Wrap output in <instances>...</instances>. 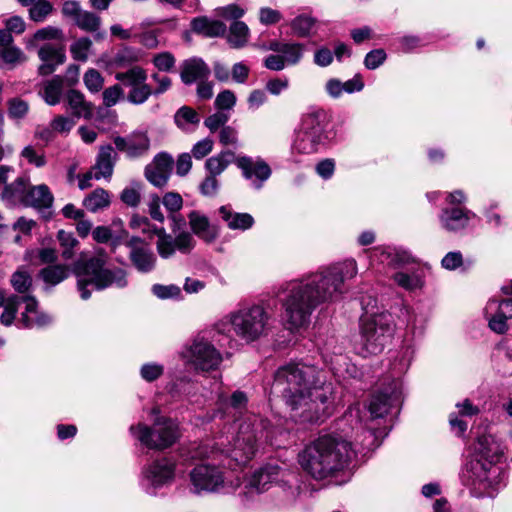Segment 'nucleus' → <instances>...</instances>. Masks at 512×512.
<instances>
[{"instance_id":"obj_1","label":"nucleus","mask_w":512,"mask_h":512,"mask_svg":"<svg viewBox=\"0 0 512 512\" xmlns=\"http://www.w3.org/2000/svg\"><path fill=\"white\" fill-rule=\"evenodd\" d=\"M272 388L281 395L296 422H319L331 414L332 383L327 373L314 365L292 362L279 367Z\"/></svg>"},{"instance_id":"obj_2","label":"nucleus","mask_w":512,"mask_h":512,"mask_svg":"<svg viewBox=\"0 0 512 512\" xmlns=\"http://www.w3.org/2000/svg\"><path fill=\"white\" fill-rule=\"evenodd\" d=\"M356 274V262L346 260L287 283L282 291V306L290 329L307 326L315 309L321 304L336 301L345 291L344 281Z\"/></svg>"},{"instance_id":"obj_3","label":"nucleus","mask_w":512,"mask_h":512,"mask_svg":"<svg viewBox=\"0 0 512 512\" xmlns=\"http://www.w3.org/2000/svg\"><path fill=\"white\" fill-rule=\"evenodd\" d=\"M354 455L352 444L342 436L325 434L306 445L298 454L302 469L317 480L344 469Z\"/></svg>"},{"instance_id":"obj_4","label":"nucleus","mask_w":512,"mask_h":512,"mask_svg":"<svg viewBox=\"0 0 512 512\" xmlns=\"http://www.w3.org/2000/svg\"><path fill=\"white\" fill-rule=\"evenodd\" d=\"M107 255L99 251L93 256L81 255L72 267L77 279V288L83 300L91 297L92 291L104 290L115 286L124 288L127 285L126 272L121 268L106 267Z\"/></svg>"},{"instance_id":"obj_5","label":"nucleus","mask_w":512,"mask_h":512,"mask_svg":"<svg viewBox=\"0 0 512 512\" xmlns=\"http://www.w3.org/2000/svg\"><path fill=\"white\" fill-rule=\"evenodd\" d=\"M272 319L270 313L260 304H244L230 312L216 328L225 332L226 327L236 337L245 343L255 342L266 337L271 330Z\"/></svg>"},{"instance_id":"obj_6","label":"nucleus","mask_w":512,"mask_h":512,"mask_svg":"<svg viewBox=\"0 0 512 512\" xmlns=\"http://www.w3.org/2000/svg\"><path fill=\"white\" fill-rule=\"evenodd\" d=\"M264 433L265 422L256 416L248 417L239 425L232 444L226 449L231 469L244 466L253 459Z\"/></svg>"},{"instance_id":"obj_7","label":"nucleus","mask_w":512,"mask_h":512,"mask_svg":"<svg viewBox=\"0 0 512 512\" xmlns=\"http://www.w3.org/2000/svg\"><path fill=\"white\" fill-rule=\"evenodd\" d=\"M327 114L321 108H311L301 117L292 144L294 153L310 155L318 152L328 138L326 128Z\"/></svg>"},{"instance_id":"obj_8","label":"nucleus","mask_w":512,"mask_h":512,"mask_svg":"<svg viewBox=\"0 0 512 512\" xmlns=\"http://www.w3.org/2000/svg\"><path fill=\"white\" fill-rule=\"evenodd\" d=\"M395 329L390 313H379L361 318L360 334L363 349L368 354H378L390 341Z\"/></svg>"},{"instance_id":"obj_9","label":"nucleus","mask_w":512,"mask_h":512,"mask_svg":"<svg viewBox=\"0 0 512 512\" xmlns=\"http://www.w3.org/2000/svg\"><path fill=\"white\" fill-rule=\"evenodd\" d=\"M130 431L141 444L154 450L167 449L180 438L178 424L164 417L157 418L152 427L139 423L131 426Z\"/></svg>"},{"instance_id":"obj_10","label":"nucleus","mask_w":512,"mask_h":512,"mask_svg":"<svg viewBox=\"0 0 512 512\" xmlns=\"http://www.w3.org/2000/svg\"><path fill=\"white\" fill-rule=\"evenodd\" d=\"M141 224H143V233L157 236L156 249L159 256L163 259L173 257L176 251L182 254H189L195 247L196 241L189 232L183 231L176 235V237H173L171 234L166 233L164 228L152 226L146 218L139 221L135 219L131 221V227L140 226Z\"/></svg>"},{"instance_id":"obj_11","label":"nucleus","mask_w":512,"mask_h":512,"mask_svg":"<svg viewBox=\"0 0 512 512\" xmlns=\"http://www.w3.org/2000/svg\"><path fill=\"white\" fill-rule=\"evenodd\" d=\"M192 491L217 493L236 488L239 483L231 479L230 474L216 464L204 463L197 465L190 472Z\"/></svg>"},{"instance_id":"obj_12","label":"nucleus","mask_w":512,"mask_h":512,"mask_svg":"<svg viewBox=\"0 0 512 512\" xmlns=\"http://www.w3.org/2000/svg\"><path fill=\"white\" fill-rule=\"evenodd\" d=\"M183 358L195 370L208 372L215 370L222 362L221 353L203 337H197L183 352Z\"/></svg>"},{"instance_id":"obj_13","label":"nucleus","mask_w":512,"mask_h":512,"mask_svg":"<svg viewBox=\"0 0 512 512\" xmlns=\"http://www.w3.org/2000/svg\"><path fill=\"white\" fill-rule=\"evenodd\" d=\"M234 163L241 170L244 179L250 181L251 186L260 190L271 177L272 169L261 157L237 156Z\"/></svg>"},{"instance_id":"obj_14","label":"nucleus","mask_w":512,"mask_h":512,"mask_svg":"<svg viewBox=\"0 0 512 512\" xmlns=\"http://www.w3.org/2000/svg\"><path fill=\"white\" fill-rule=\"evenodd\" d=\"M282 470L279 466L274 464H267L258 471L254 472L244 486L242 495L248 500L252 499L269 489L270 485L275 483L282 475Z\"/></svg>"},{"instance_id":"obj_15","label":"nucleus","mask_w":512,"mask_h":512,"mask_svg":"<svg viewBox=\"0 0 512 512\" xmlns=\"http://www.w3.org/2000/svg\"><path fill=\"white\" fill-rule=\"evenodd\" d=\"M62 14L73 20L81 30L96 33L101 27V17L94 12L82 9L76 0H67L63 3Z\"/></svg>"},{"instance_id":"obj_16","label":"nucleus","mask_w":512,"mask_h":512,"mask_svg":"<svg viewBox=\"0 0 512 512\" xmlns=\"http://www.w3.org/2000/svg\"><path fill=\"white\" fill-rule=\"evenodd\" d=\"M176 462L169 457L154 460L143 469L144 479L148 485L157 488L171 483L175 476Z\"/></svg>"},{"instance_id":"obj_17","label":"nucleus","mask_w":512,"mask_h":512,"mask_svg":"<svg viewBox=\"0 0 512 512\" xmlns=\"http://www.w3.org/2000/svg\"><path fill=\"white\" fill-rule=\"evenodd\" d=\"M116 149L123 152L129 159H137L146 155L150 149V139L145 132L135 131L113 139Z\"/></svg>"},{"instance_id":"obj_18","label":"nucleus","mask_w":512,"mask_h":512,"mask_svg":"<svg viewBox=\"0 0 512 512\" xmlns=\"http://www.w3.org/2000/svg\"><path fill=\"white\" fill-rule=\"evenodd\" d=\"M174 166V160L167 153H159L151 164L145 167L146 179L155 187L163 188L167 185Z\"/></svg>"},{"instance_id":"obj_19","label":"nucleus","mask_w":512,"mask_h":512,"mask_svg":"<svg viewBox=\"0 0 512 512\" xmlns=\"http://www.w3.org/2000/svg\"><path fill=\"white\" fill-rule=\"evenodd\" d=\"M496 462V460L479 457L471 460L467 468L472 474L473 481L483 484L485 487L493 486L500 474V468L496 466Z\"/></svg>"},{"instance_id":"obj_20","label":"nucleus","mask_w":512,"mask_h":512,"mask_svg":"<svg viewBox=\"0 0 512 512\" xmlns=\"http://www.w3.org/2000/svg\"><path fill=\"white\" fill-rule=\"evenodd\" d=\"M474 216L473 212L465 208H444L439 215V221L446 231L458 232L465 229Z\"/></svg>"},{"instance_id":"obj_21","label":"nucleus","mask_w":512,"mask_h":512,"mask_svg":"<svg viewBox=\"0 0 512 512\" xmlns=\"http://www.w3.org/2000/svg\"><path fill=\"white\" fill-rule=\"evenodd\" d=\"M24 304L25 311L21 314L20 318V323L23 328H41L51 323L52 319L49 315L38 311V302L35 297L26 295Z\"/></svg>"},{"instance_id":"obj_22","label":"nucleus","mask_w":512,"mask_h":512,"mask_svg":"<svg viewBox=\"0 0 512 512\" xmlns=\"http://www.w3.org/2000/svg\"><path fill=\"white\" fill-rule=\"evenodd\" d=\"M117 159L118 154L110 144L100 146L96 162L92 167L94 178L96 180L110 178L113 174Z\"/></svg>"},{"instance_id":"obj_23","label":"nucleus","mask_w":512,"mask_h":512,"mask_svg":"<svg viewBox=\"0 0 512 512\" xmlns=\"http://www.w3.org/2000/svg\"><path fill=\"white\" fill-rule=\"evenodd\" d=\"M38 56L42 61L38 68V73L42 76L52 74L56 67L65 61V55L62 50L52 44H45L40 47Z\"/></svg>"},{"instance_id":"obj_24","label":"nucleus","mask_w":512,"mask_h":512,"mask_svg":"<svg viewBox=\"0 0 512 512\" xmlns=\"http://www.w3.org/2000/svg\"><path fill=\"white\" fill-rule=\"evenodd\" d=\"M209 75V67L200 58H191L182 63L180 77L182 82L186 85L205 80Z\"/></svg>"},{"instance_id":"obj_25","label":"nucleus","mask_w":512,"mask_h":512,"mask_svg":"<svg viewBox=\"0 0 512 512\" xmlns=\"http://www.w3.org/2000/svg\"><path fill=\"white\" fill-rule=\"evenodd\" d=\"M188 220L192 232L203 241L211 243L218 237L217 229L210 224L208 217L199 211H191Z\"/></svg>"},{"instance_id":"obj_26","label":"nucleus","mask_w":512,"mask_h":512,"mask_svg":"<svg viewBox=\"0 0 512 512\" xmlns=\"http://www.w3.org/2000/svg\"><path fill=\"white\" fill-rule=\"evenodd\" d=\"M220 217L231 230L245 231L254 224V218L249 213L234 212L230 205L221 206L218 210Z\"/></svg>"},{"instance_id":"obj_27","label":"nucleus","mask_w":512,"mask_h":512,"mask_svg":"<svg viewBox=\"0 0 512 512\" xmlns=\"http://www.w3.org/2000/svg\"><path fill=\"white\" fill-rule=\"evenodd\" d=\"M66 101L74 117L85 119L93 117V104L88 102L80 91L69 90L66 94Z\"/></svg>"},{"instance_id":"obj_28","label":"nucleus","mask_w":512,"mask_h":512,"mask_svg":"<svg viewBox=\"0 0 512 512\" xmlns=\"http://www.w3.org/2000/svg\"><path fill=\"white\" fill-rule=\"evenodd\" d=\"M29 187V178L27 176L18 177L11 184L5 185L2 198L10 204L21 203L25 205Z\"/></svg>"},{"instance_id":"obj_29","label":"nucleus","mask_w":512,"mask_h":512,"mask_svg":"<svg viewBox=\"0 0 512 512\" xmlns=\"http://www.w3.org/2000/svg\"><path fill=\"white\" fill-rule=\"evenodd\" d=\"M54 197L46 184L29 187L28 195L25 199V206L38 209L50 208L53 204Z\"/></svg>"},{"instance_id":"obj_30","label":"nucleus","mask_w":512,"mask_h":512,"mask_svg":"<svg viewBox=\"0 0 512 512\" xmlns=\"http://www.w3.org/2000/svg\"><path fill=\"white\" fill-rule=\"evenodd\" d=\"M474 449L479 458L498 461L501 457L500 445L491 434L478 436Z\"/></svg>"},{"instance_id":"obj_31","label":"nucleus","mask_w":512,"mask_h":512,"mask_svg":"<svg viewBox=\"0 0 512 512\" xmlns=\"http://www.w3.org/2000/svg\"><path fill=\"white\" fill-rule=\"evenodd\" d=\"M191 26L194 32L206 37H219L226 33V25L223 22L205 16L194 18Z\"/></svg>"},{"instance_id":"obj_32","label":"nucleus","mask_w":512,"mask_h":512,"mask_svg":"<svg viewBox=\"0 0 512 512\" xmlns=\"http://www.w3.org/2000/svg\"><path fill=\"white\" fill-rule=\"evenodd\" d=\"M63 87V77L56 75L42 83V90L40 94L48 105L55 106L61 101Z\"/></svg>"},{"instance_id":"obj_33","label":"nucleus","mask_w":512,"mask_h":512,"mask_svg":"<svg viewBox=\"0 0 512 512\" xmlns=\"http://www.w3.org/2000/svg\"><path fill=\"white\" fill-rule=\"evenodd\" d=\"M129 258L133 266L141 273H149L156 266V256L147 247L129 252Z\"/></svg>"},{"instance_id":"obj_34","label":"nucleus","mask_w":512,"mask_h":512,"mask_svg":"<svg viewBox=\"0 0 512 512\" xmlns=\"http://www.w3.org/2000/svg\"><path fill=\"white\" fill-rule=\"evenodd\" d=\"M115 79L121 82L125 87L133 90L140 84H144V81H147V72L140 66H132L125 72L116 73Z\"/></svg>"},{"instance_id":"obj_35","label":"nucleus","mask_w":512,"mask_h":512,"mask_svg":"<svg viewBox=\"0 0 512 512\" xmlns=\"http://www.w3.org/2000/svg\"><path fill=\"white\" fill-rule=\"evenodd\" d=\"M235 155L230 150L221 151L215 156L208 158L205 162V168L209 175L218 176L226 170L228 165L234 161Z\"/></svg>"},{"instance_id":"obj_36","label":"nucleus","mask_w":512,"mask_h":512,"mask_svg":"<svg viewBox=\"0 0 512 512\" xmlns=\"http://www.w3.org/2000/svg\"><path fill=\"white\" fill-rule=\"evenodd\" d=\"M110 204V197L106 190L98 188L91 192L84 200L83 205L91 212L108 207Z\"/></svg>"},{"instance_id":"obj_37","label":"nucleus","mask_w":512,"mask_h":512,"mask_svg":"<svg viewBox=\"0 0 512 512\" xmlns=\"http://www.w3.org/2000/svg\"><path fill=\"white\" fill-rule=\"evenodd\" d=\"M390 406L391 397L387 394L379 393L373 395L368 405L371 419L382 418L388 413Z\"/></svg>"},{"instance_id":"obj_38","label":"nucleus","mask_w":512,"mask_h":512,"mask_svg":"<svg viewBox=\"0 0 512 512\" xmlns=\"http://www.w3.org/2000/svg\"><path fill=\"white\" fill-rule=\"evenodd\" d=\"M25 296L12 294L8 296L7 305L3 308V312L0 315V322L2 325L9 327L13 324L18 313L19 305L24 303Z\"/></svg>"},{"instance_id":"obj_39","label":"nucleus","mask_w":512,"mask_h":512,"mask_svg":"<svg viewBox=\"0 0 512 512\" xmlns=\"http://www.w3.org/2000/svg\"><path fill=\"white\" fill-rule=\"evenodd\" d=\"M174 122L181 130H189L190 125H198L200 117L198 113L188 106H182L174 115Z\"/></svg>"},{"instance_id":"obj_40","label":"nucleus","mask_w":512,"mask_h":512,"mask_svg":"<svg viewBox=\"0 0 512 512\" xmlns=\"http://www.w3.org/2000/svg\"><path fill=\"white\" fill-rule=\"evenodd\" d=\"M13 289L22 296L29 295L33 280L31 274L25 269L15 271L10 279Z\"/></svg>"},{"instance_id":"obj_41","label":"nucleus","mask_w":512,"mask_h":512,"mask_svg":"<svg viewBox=\"0 0 512 512\" xmlns=\"http://www.w3.org/2000/svg\"><path fill=\"white\" fill-rule=\"evenodd\" d=\"M43 281L50 285H57L69 276V269L65 265H50L40 271Z\"/></svg>"},{"instance_id":"obj_42","label":"nucleus","mask_w":512,"mask_h":512,"mask_svg":"<svg viewBox=\"0 0 512 512\" xmlns=\"http://www.w3.org/2000/svg\"><path fill=\"white\" fill-rule=\"evenodd\" d=\"M249 28L242 21H234L229 30L228 42L234 48L244 46L248 40Z\"/></svg>"},{"instance_id":"obj_43","label":"nucleus","mask_w":512,"mask_h":512,"mask_svg":"<svg viewBox=\"0 0 512 512\" xmlns=\"http://www.w3.org/2000/svg\"><path fill=\"white\" fill-rule=\"evenodd\" d=\"M376 251H380V249ZM380 260L395 268L408 265L413 261L412 257L407 252L391 249H382Z\"/></svg>"},{"instance_id":"obj_44","label":"nucleus","mask_w":512,"mask_h":512,"mask_svg":"<svg viewBox=\"0 0 512 512\" xmlns=\"http://www.w3.org/2000/svg\"><path fill=\"white\" fill-rule=\"evenodd\" d=\"M141 59V53L137 49L125 47L119 50L112 59V64L119 68L131 66Z\"/></svg>"},{"instance_id":"obj_45","label":"nucleus","mask_w":512,"mask_h":512,"mask_svg":"<svg viewBox=\"0 0 512 512\" xmlns=\"http://www.w3.org/2000/svg\"><path fill=\"white\" fill-rule=\"evenodd\" d=\"M393 280L401 288L407 291H414L422 287L423 283L417 273H406L403 271L396 272L393 275Z\"/></svg>"},{"instance_id":"obj_46","label":"nucleus","mask_w":512,"mask_h":512,"mask_svg":"<svg viewBox=\"0 0 512 512\" xmlns=\"http://www.w3.org/2000/svg\"><path fill=\"white\" fill-rule=\"evenodd\" d=\"M305 45L301 43H286L281 52L286 65H297L303 58Z\"/></svg>"},{"instance_id":"obj_47","label":"nucleus","mask_w":512,"mask_h":512,"mask_svg":"<svg viewBox=\"0 0 512 512\" xmlns=\"http://www.w3.org/2000/svg\"><path fill=\"white\" fill-rule=\"evenodd\" d=\"M484 314L486 319L488 320L489 328L498 334H503L508 330L507 325V318L505 316H502V313L500 314V311H497L496 313L489 311V301L487 302Z\"/></svg>"},{"instance_id":"obj_48","label":"nucleus","mask_w":512,"mask_h":512,"mask_svg":"<svg viewBox=\"0 0 512 512\" xmlns=\"http://www.w3.org/2000/svg\"><path fill=\"white\" fill-rule=\"evenodd\" d=\"M92 47V41L88 37H82L76 40L70 46V52L74 60L86 62Z\"/></svg>"},{"instance_id":"obj_49","label":"nucleus","mask_w":512,"mask_h":512,"mask_svg":"<svg viewBox=\"0 0 512 512\" xmlns=\"http://www.w3.org/2000/svg\"><path fill=\"white\" fill-rule=\"evenodd\" d=\"M151 96H153L152 87L144 81V84H140L133 90H129L126 99L133 105L144 104Z\"/></svg>"},{"instance_id":"obj_50","label":"nucleus","mask_w":512,"mask_h":512,"mask_svg":"<svg viewBox=\"0 0 512 512\" xmlns=\"http://www.w3.org/2000/svg\"><path fill=\"white\" fill-rule=\"evenodd\" d=\"M57 239L60 246L63 248L62 257L65 260L71 259L74 255L73 249L79 244L78 240L72 233L64 230L58 231Z\"/></svg>"},{"instance_id":"obj_51","label":"nucleus","mask_w":512,"mask_h":512,"mask_svg":"<svg viewBox=\"0 0 512 512\" xmlns=\"http://www.w3.org/2000/svg\"><path fill=\"white\" fill-rule=\"evenodd\" d=\"M52 11L53 5L48 0H37L29 9V16L34 22H43Z\"/></svg>"},{"instance_id":"obj_52","label":"nucleus","mask_w":512,"mask_h":512,"mask_svg":"<svg viewBox=\"0 0 512 512\" xmlns=\"http://www.w3.org/2000/svg\"><path fill=\"white\" fill-rule=\"evenodd\" d=\"M315 22V19L310 16L299 15L292 20L291 28L295 35L299 37H306L310 34Z\"/></svg>"},{"instance_id":"obj_53","label":"nucleus","mask_w":512,"mask_h":512,"mask_svg":"<svg viewBox=\"0 0 512 512\" xmlns=\"http://www.w3.org/2000/svg\"><path fill=\"white\" fill-rule=\"evenodd\" d=\"M102 98L103 105L107 108H110L125 98L124 90L120 84H114L104 89Z\"/></svg>"},{"instance_id":"obj_54","label":"nucleus","mask_w":512,"mask_h":512,"mask_svg":"<svg viewBox=\"0 0 512 512\" xmlns=\"http://www.w3.org/2000/svg\"><path fill=\"white\" fill-rule=\"evenodd\" d=\"M8 105V116L11 119H22L24 118L29 111V104L27 101L15 97L7 102Z\"/></svg>"},{"instance_id":"obj_55","label":"nucleus","mask_w":512,"mask_h":512,"mask_svg":"<svg viewBox=\"0 0 512 512\" xmlns=\"http://www.w3.org/2000/svg\"><path fill=\"white\" fill-rule=\"evenodd\" d=\"M140 182H132L130 186L123 189L121 192V200L128 206L136 207L140 203Z\"/></svg>"},{"instance_id":"obj_56","label":"nucleus","mask_w":512,"mask_h":512,"mask_svg":"<svg viewBox=\"0 0 512 512\" xmlns=\"http://www.w3.org/2000/svg\"><path fill=\"white\" fill-rule=\"evenodd\" d=\"M84 84L86 88L91 93H97L103 88L104 78L100 74V72L96 69H88L83 77Z\"/></svg>"},{"instance_id":"obj_57","label":"nucleus","mask_w":512,"mask_h":512,"mask_svg":"<svg viewBox=\"0 0 512 512\" xmlns=\"http://www.w3.org/2000/svg\"><path fill=\"white\" fill-rule=\"evenodd\" d=\"M153 294L159 299H173L178 298L181 295V289L179 286L171 284V285H161L155 284L152 286Z\"/></svg>"},{"instance_id":"obj_58","label":"nucleus","mask_w":512,"mask_h":512,"mask_svg":"<svg viewBox=\"0 0 512 512\" xmlns=\"http://www.w3.org/2000/svg\"><path fill=\"white\" fill-rule=\"evenodd\" d=\"M152 63L159 71L169 72L174 68L176 59L172 53L162 52L153 56Z\"/></svg>"},{"instance_id":"obj_59","label":"nucleus","mask_w":512,"mask_h":512,"mask_svg":"<svg viewBox=\"0 0 512 512\" xmlns=\"http://www.w3.org/2000/svg\"><path fill=\"white\" fill-rule=\"evenodd\" d=\"M0 58L7 64H16L25 61V56L22 51L13 45L0 48Z\"/></svg>"},{"instance_id":"obj_60","label":"nucleus","mask_w":512,"mask_h":512,"mask_svg":"<svg viewBox=\"0 0 512 512\" xmlns=\"http://www.w3.org/2000/svg\"><path fill=\"white\" fill-rule=\"evenodd\" d=\"M50 123L54 132L59 134H68L76 124L72 117L64 115L54 117Z\"/></svg>"},{"instance_id":"obj_61","label":"nucleus","mask_w":512,"mask_h":512,"mask_svg":"<svg viewBox=\"0 0 512 512\" xmlns=\"http://www.w3.org/2000/svg\"><path fill=\"white\" fill-rule=\"evenodd\" d=\"M214 141L211 138H204L196 142L191 149V156L197 160L206 157L212 150Z\"/></svg>"},{"instance_id":"obj_62","label":"nucleus","mask_w":512,"mask_h":512,"mask_svg":"<svg viewBox=\"0 0 512 512\" xmlns=\"http://www.w3.org/2000/svg\"><path fill=\"white\" fill-rule=\"evenodd\" d=\"M386 57V52L383 49H374L365 56L364 65L369 70L377 69L384 63Z\"/></svg>"},{"instance_id":"obj_63","label":"nucleus","mask_w":512,"mask_h":512,"mask_svg":"<svg viewBox=\"0 0 512 512\" xmlns=\"http://www.w3.org/2000/svg\"><path fill=\"white\" fill-rule=\"evenodd\" d=\"M489 311L496 313L497 311H500V314L502 313V316H505L507 319L512 318V298L509 299H503V300H496V299H490L489 300Z\"/></svg>"},{"instance_id":"obj_64","label":"nucleus","mask_w":512,"mask_h":512,"mask_svg":"<svg viewBox=\"0 0 512 512\" xmlns=\"http://www.w3.org/2000/svg\"><path fill=\"white\" fill-rule=\"evenodd\" d=\"M236 103L235 94L230 90L220 92L215 99V106L217 109L231 110Z\"/></svg>"}]
</instances>
